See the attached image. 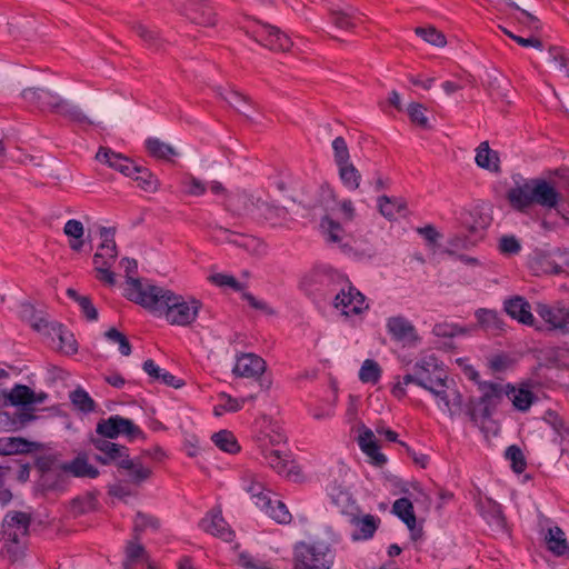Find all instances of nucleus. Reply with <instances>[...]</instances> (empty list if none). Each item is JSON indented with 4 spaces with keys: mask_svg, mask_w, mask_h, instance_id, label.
<instances>
[{
    "mask_svg": "<svg viewBox=\"0 0 569 569\" xmlns=\"http://www.w3.org/2000/svg\"><path fill=\"white\" fill-rule=\"evenodd\" d=\"M91 443L103 453V456H96V460L102 465H109L111 462L118 465L120 459H124V457L128 456V449L124 446L111 442L108 438H92Z\"/></svg>",
    "mask_w": 569,
    "mask_h": 569,
    "instance_id": "18",
    "label": "nucleus"
},
{
    "mask_svg": "<svg viewBox=\"0 0 569 569\" xmlns=\"http://www.w3.org/2000/svg\"><path fill=\"white\" fill-rule=\"evenodd\" d=\"M67 295H68L71 299L76 300V301L79 303V306H80V308H81V310H82L83 315L86 316V318H87L88 320H91V321H92V320H97V318H98V311H97L96 307L92 305V302H91V300H90V298H89V297H87V296H80V295H79L74 289H72V288H69V289L67 290Z\"/></svg>",
    "mask_w": 569,
    "mask_h": 569,
    "instance_id": "46",
    "label": "nucleus"
},
{
    "mask_svg": "<svg viewBox=\"0 0 569 569\" xmlns=\"http://www.w3.org/2000/svg\"><path fill=\"white\" fill-rule=\"evenodd\" d=\"M179 11L199 27L213 28L218 23V14L207 0H187L180 6Z\"/></svg>",
    "mask_w": 569,
    "mask_h": 569,
    "instance_id": "10",
    "label": "nucleus"
},
{
    "mask_svg": "<svg viewBox=\"0 0 569 569\" xmlns=\"http://www.w3.org/2000/svg\"><path fill=\"white\" fill-rule=\"evenodd\" d=\"M96 430L98 435L108 439L118 438L120 435L126 436L130 441L144 439L143 431L132 420L118 415L101 419Z\"/></svg>",
    "mask_w": 569,
    "mask_h": 569,
    "instance_id": "9",
    "label": "nucleus"
},
{
    "mask_svg": "<svg viewBox=\"0 0 569 569\" xmlns=\"http://www.w3.org/2000/svg\"><path fill=\"white\" fill-rule=\"evenodd\" d=\"M266 460L268 461L269 466L274 469L278 473H284L290 477L292 475L291 469H287V461L283 460L277 450L270 451L268 455H266Z\"/></svg>",
    "mask_w": 569,
    "mask_h": 569,
    "instance_id": "56",
    "label": "nucleus"
},
{
    "mask_svg": "<svg viewBox=\"0 0 569 569\" xmlns=\"http://www.w3.org/2000/svg\"><path fill=\"white\" fill-rule=\"evenodd\" d=\"M96 160L126 177H132L134 174L136 164L133 161L121 153L114 152L110 148L100 147L96 154Z\"/></svg>",
    "mask_w": 569,
    "mask_h": 569,
    "instance_id": "15",
    "label": "nucleus"
},
{
    "mask_svg": "<svg viewBox=\"0 0 569 569\" xmlns=\"http://www.w3.org/2000/svg\"><path fill=\"white\" fill-rule=\"evenodd\" d=\"M509 4L519 11V14L515 16V19L519 23L523 24L527 28H532V29L539 28V19L535 14L520 9L513 2H509Z\"/></svg>",
    "mask_w": 569,
    "mask_h": 569,
    "instance_id": "57",
    "label": "nucleus"
},
{
    "mask_svg": "<svg viewBox=\"0 0 569 569\" xmlns=\"http://www.w3.org/2000/svg\"><path fill=\"white\" fill-rule=\"evenodd\" d=\"M415 33L431 46L443 48L447 44L446 36L435 27H418L415 29Z\"/></svg>",
    "mask_w": 569,
    "mask_h": 569,
    "instance_id": "43",
    "label": "nucleus"
},
{
    "mask_svg": "<svg viewBox=\"0 0 569 569\" xmlns=\"http://www.w3.org/2000/svg\"><path fill=\"white\" fill-rule=\"evenodd\" d=\"M31 516L23 511H10L2 521L3 555L11 561L24 555V539L29 535Z\"/></svg>",
    "mask_w": 569,
    "mask_h": 569,
    "instance_id": "4",
    "label": "nucleus"
},
{
    "mask_svg": "<svg viewBox=\"0 0 569 569\" xmlns=\"http://www.w3.org/2000/svg\"><path fill=\"white\" fill-rule=\"evenodd\" d=\"M120 263L123 267L124 272H126L127 288H126L124 297L131 301L129 293L133 291L132 289L136 287L134 286L136 282L139 283L140 290L142 292L143 291L147 292L151 284H143L140 279L132 277V274H134L138 269V263L134 259L123 258Z\"/></svg>",
    "mask_w": 569,
    "mask_h": 569,
    "instance_id": "34",
    "label": "nucleus"
},
{
    "mask_svg": "<svg viewBox=\"0 0 569 569\" xmlns=\"http://www.w3.org/2000/svg\"><path fill=\"white\" fill-rule=\"evenodd\" d=\"M4 397L12 406H28L42 403L47 399L46 392L36 393L26 385H16Z\"/></svg>",
    "mask_w": 569,
    "mask_h": 569,
    "instance_id": "20",
    "label": "nucleus"
},
{
    "mask_svg": "<svg viewBox=\"0 0 569 569\" xmlns=\"http://www.w3.org/2000/svg\"><path fill=\"white\" fill-rule=\"evenodd\" d=\"M159 526L160 522L158 518L139 511L137 512L133 521V536L136 538H141V533L146 529L150 528L157 530Z\"/></svg>",
    "mask_w": 569,
    "mask_h": 569,
    "instance_id": "44",
    "label": "nucleus"
},
{
    "mask_svg": "<svg viewBox=\"0 0 569 569\" xmlns=\"http://www.w3.org/2000/svg\"><path fill=\"white\" fill-rule=\"evenodd\" d=\"M567 310L568 307L563 306L552 308L547 305H540L537 312L542 320L550 326L551 330L563 333Z\"/></svg>",
    "mask_w": 569,
    "mask_h": 569,
    "instance_id": "24",
    "label": "nucleus"
},
{
    "mask_svg": "<svg viewBox=\"0 0 569 569\" xmlns=\"http://www.w3.org/2000/svg\"><path fill=\"white\" fill-rule=\"evenodd\" d=\"M481 396L479 399H471L467 405V415L470 420L481 429L489 420L495 409L510 393L509 383L483 381L478 383Z\"/></svg>",
    "mask_w": 569,
    "mask_h": 569,
    "instance_id": "5",
    "label": "nucleus"
},
{
    "mask_svg": "<svg viewBox=\"0 0 569 569\" xmlns=\"http://www.w3.org/2000/svg\"><path fill=\"white\" fill-rule=\"evenodd\" d=\"M23 441L19 438L0 439V455L10 456L21 451Z\"/></svg>",
    "mask_w": 569,
    "mask_h": 569,
    "instance_id": "58",
    "label": "nucleus"
},
{
    "mask_svg": "<svg viewBox=\"0 0 569 569\" xmlns=\"http://www.w3.org/2000/svg\"><path fill=\"white\" fill-rule=\"evenodd\" d=\"M62 470L80 478L94 479L99 476V470L89 463L88 457L83 453L78 455L70 462L63 463Z\"/></svg>",
    "mask_w": 569,
    "mask_h": 569,
    "instance_id": "25",
    "label": "nucleus"
},
{
    "mask_svg": "<svg viewBox=\"0 0 569 569\" xmlns=\"http://www.w3.org/2000/svg\"><path fill=\"white\" fill-rule=\"evenodd\" d=\"M509 391L510 393L507 395V398L512 402L517 410H528L535 400L533 393L528 389L515 388L509 385Z\"/></svg>",
    "mask_w": 569,
    "mask_h": 569,
    "instance_id": "35",
    "label": "nucleus"
},
{
    "mask_svg": "<svg viewBox=\"0 0 569 569\" xmlns=\"http://www.w3.org/2000/svg\"><path fill=\"white\" fill-rule=\"evenodd\" d=\"M332 149L335 152V161L337 166L349 163L350 153L348 149V144L342 137H337L332 141Z\"/></svg>",
    "mask_w": 569,
    "mask_h": 569,
    "instance_id": "52",
    "label": "nucleus"
},
{
    "mask_svg": "<svg viewBox=\"0 0 569 569\" xmlns=\"http://www.w3.org/2000/svg\"><path fill=\"white\" fill-rule=\"evenodd\" d=\"M70 400L72 405L83 412H90L94 410V401L83 389L78 388L70 393Z\"/></svg>",
    "mask_w": 569,
    "mask_h": 569,
    "instance_id": "47",
    "label": "nucleus"
},
{
    "mask_svg": "<svg viewBox=\"0 0 569 569\" xmlns=\"http://www.w3.org/2000/svg\"><path fill=\"white\" fill-rule=\"evenodd\" d=\"M503 33L506 36H508L510 39H512L513 41H516L518 44L522 46V47H532V48H536V49H541L542 48V42L540 39L538 38H535V37H531V38H522V37H519L515 33H512L511 31H509L508 29L503 28V27H499Z\"/></svg>",
    "mask_w": 569,
    "mask_h": 569,
    "instance_id": "59",
    "label": "nucleus"
},
{
    "mask_svg": "<svg viewBox=\"0 0 569 569\" xmlns=\"http://www.w3.org/2000/svg\"><path fill=\"white\" fill-rule=\"evenodd\" d=\"M553 177L550 173L549 179L537 178L510 188L507 192L510 206L521 212L527 211L533 204L547 210L557 209L563 201V197L558 190V183Z\"/></svg>",
    "mask_w": 569,
    "mask_h": 569,
    "instance_id": "3",
    "label": "nucleus"
},
{
    "mask_svg": "<svg viewBox=\"0 0 569 569\" xmlns=\"http://www.w3.org/2000/svg\"><path fill=\"white\" fill-rule=\"evenodd\" d=\"M101 243L93 256V266H112L118 257L117 244L114 240L116 229L108 227L99 228Z\"/></svg>",
    "mask_w": 569,
    "mask_h": 569,
    "instance_id": "12",
    "label": "nucleus"
},
{
    "mask_svg": "<svg viewBox=\"0 0 569 569\" xmlns=\"http://www.w3.org/2000/svg\"><path fill=\"white\" fill-rule=\"evenodd\" d=\"M350 522L358 529L352 535L353 539L360 540L369 539L375 535L379 520L372 515H366L363 517L351 515Z\"/></svg>",
    "mask_w": 569,
    "mask_h": 569,
    "instance_id": "28",
    "label": "nucleus"
},
{
    "mask_svg": "<svg viewBox=\"0 0 569 569\" xmlns=\"http://www.w3.org/2000/svg\"><path fill=\"white\" fill-rule=\"evenodd\" d=\"M22 99L41 112L57 114L69 122L89 128L100 126L103 119L101 106H93L89 113L62 97L61 86L52 82L28 87L21 91Z\"/></svg>",
    "mask_w": 569,
    "mask_h": 569,
    "instance_id": "1",
    "label": "nucleus"
},
{
    "mask_svg": "<svg viewBox=\"0 0 569 569\" xmlns=\"http://www.w3.org/2000/svg\"><path fill=\"white\" fill-rule=\"evenodd\" d=\"M134 30H136L137 34L142 40H144L147 43L152 44V46L159 44L160 38H159V34L154 30H151L143 24L136 26Z\"/></svg>",
    "mask_w": 569,
    "mask_h": 569,
    "instance_id": "62",
    "label": "nucleus"
},
{
    "mask_svg": "<svg viewBox=\"0 0 569 569\" xmlns=\"http://www.w3.org/2000/svg\"><path fill=\"white\" fill-rule=\"evenodd\" d=\"M381 376L380 366L371 359H367L363 361L360 371L359 379L363 383H377Z\"/></svg>",
    "mask_w": 569,
    "mask_h": 569,
    "instance_id": "45",
    "label": "nucleus"
},
{
    "mask_svg": "<svg viewBox=\"0 0 569 569\" xmlns=\"http://www.w3.org/2000/svg\"><path fill=\"white\" fill-rule=\"evenodd\" d=\"M266 513L279 523H289L292 519L287 506L280 500L272 501Z\"/></svg>",
    "mask_w": 569,
    "mask_h": 569,
    "instance_id": "48",
    "label": "nucleus"
},
{
    "mask_svg": "<svg viewBox=\"0 0 569 569\" xmlns=\"http://www.w3.org/2000/svg\"><path fill=\"white\" fill-rule=\"evenodd\" d=\"M548 549L558 557L569 553V545L565 538V532L559 527L548 530L546 537Z\"/></svg>",
    "mask_w": 569,
    "mask_h": 569,
    "instance_id": "33",
    "label": "nucleus"
},
{
    "mask_svg": "<svg viewBox=\"0 0 569 569\" xmlns=\"http://www.w3.org/2000/svg\"><path fill=\"white\" fill-rule=\"evenodd\" d=\"M335 307L345 316L360 315L368 309L365 296L352 286L341 289L335 298Z\"/></svg>",
    "mask_w": 569,
    "mask_h": 569,
    "instance_id": "13",
    "label": "nucleus"
},
{
    "mask_svg": "<svg viewBox=\"0 0 569 569\" xmlns=\"http://www.w3.org/2000/svg\"><path fill=\"white\" fill-rule=\"evenodd\" d=\"M499 249L505 254H516L520 251L521 246L516 237L505 236L500 239Z\"/></svg>",
    "mask_w": 569,
    "mask_h": 569,
    "instance_id": "60",
    "label": "nucleus"
},
{
    "mask_svg": "<svg viewBox=\"0 0 569 569\" xmlns=\"http://www.w3.org/2000/svg\"><path fill=\"white\" fill-rule=\"evenodd\" d=\"M329 17L332 24L341 30L352 31L356 28L353 17L351 13L340 8L329 9Z\"/></svg>",
    "mask_w": 569,
    "mask_h": 569,
    "instance_id": "41",
    "label": "nucleus"
},
{
    "mask_svg": "<svg viewBox=\"0 0 569 569\" xmlns=\"http://www.w3.org/2000/svg\"><path fill=\"white\" fill-rule=\"evenodd\" d=\"M267 369L266 361L254 353H242L237 357L232 372L237 377L259 378Z\"/></svg>",
    "mask_w": 569,
    "mask_h": 569,
    "instance_id": "17",
    "label": "nucleus"
},
{
    "mask_svg": "<svg viewBox=\"0 0 569 569\" xmlns=\"http://www.w3.org/2000/svg\"><path fill=\"white\" fill-rule=\"evenodd\" d=\"M138 187L147 193H156L160 188L159 179L147 168L136 164L134 174L131 177Z\"/></svg>",
    "mask_w": 569,
    "mask_h": 569,
    "instance_id": "31",
    "label": "nucleus"
},
{
    "mask_svg": "<svg viewBox=\"0 0 569 569\" xmlns=\"http://www.w3.org/2000/svg\"><path fill=\"white\" fill-rule=\"evenodd\" d=\"M141 538H133L128 541L126 546V561L123 562L124 569H132L133 565L143 561L148 565L149 569H153L152 563L144 547L140 542Z\"/></svg>",
    "mask_w": 569,
    "mask_h": 569,
    "instance_id": "26",
    "label": "nucleus"
},
{
    "mask_svg": "<svg viewBox=\"0 0 569 569\" xmlns=\"http://www.w3.org/2000/svg\"><path fill=\"white\" fill-rule=\"evenodd\" d=\"M392 512L399 517L412 533L413 539H418L422 535L421 529H417V519L413 505L408 498L397 499L392 505Z\"/></svg>",
    "mask_w": 569,
    "mask_h": 569,
    "instance_id": "22",
    "label": "nucleus"
},
{
    "mask_svg": "<svg viewBox=\"0 0 569 569\" xmlns=\"http://www.w3.org/2000/svg\"><path fill=\"white\" fill-rule=\"evenodd\" d=\"M362 452H365L370 458L371 462L376 466L381 467L387 462V458L379 451V446L377 442L371 446L366 445V448L362 449Z\"/></svg>",
    "mask_w": 569,
    "mask_h": 569,
    "instance_id": "63",
    "label": "nucleus"
},
{
    "mask_svg": "<svg viewBox=\"0 0 569 569\" xmlns=\"http://www.w3.org/2000/svg\"><path fill=\"white\" fill-rule=\"evenodd\" d=\"M477 318L482 328L487 331L496 332L503 329V321L493 310L481 309L477 312Z\"/></svg>",
    "mask_w": 569,
    "mask_h": 569,
    "instance_id": "39",
    "label": "nucleus"
},
{
    "mask_svg": "<svg viewBox=\"0 0 569 569\" xmlns=\"http://www.w3.org/2000/svg\"><path fill=\"white\" fill-rule=\"evenodd\" d=\"M104 336L109 340L119 345V350H120L121 355L129 356L131 353V345H130L128 338L122 332H120L116 328H110L104 333Z\"/></svg>",
    "mask_w": 569,
    "mask_h": 569,
    "instance_id": "55",
    "label": "nucleus"
},
{
    "mask_svg": "<svg viewBox=\"0 0 569 569\" xmlns=\"http://www.w3.org/2000/svg\"><path fill=\"white\" fill-rule=\"evenodd\" d=\"M243 489L248 492L251 498L254 496H261L262 490L266 489L262 481L259 479L258 475L253 472L246 471L242 476Z\"/></svg>",
    "mask_w": 569,
    "mask_h": 569,
    "instance_id": "49",
    "label": "nucleus"
},
{
    "mask_svg": "<svg viewBox=\"0 0 569 569\" xmlns=\"http://www.w3.org/2000/svg\"><path fill=\"white\" fill-rule=\"evenodd\" d=\"M447 379L445 369L438 363L433 356L426 357L416 362L412 372L403 376L402 385L416 383L430 391L439 382Z\"/></svg>",
    "mask_w": 569,
    "mask_h": 569,
    "instance_id": "6",
    "label": "nucleus"
},
{
    "mask_svg": "<svg viewBox=\"0 0 569 569\" xmlns=\"http://www.w3.org/2000/svg\"><path fill=\"white\" fill-rule=\"evenodd\" d=\"M143 370L153 379L160 380L162 383L176 389L181 388L184 382L177 379L173 375L168 371L162 372L161 369L154 363L153 360L149 359L143 362Z\"/></svg>",
    "mask_w": 569,
    "mask_h": 569,
    "instance_id": "32",
    "label": "nucleus"
},
{
    "mask_svg": "<svg viewBox=\"0 0 569 569\" xmlns=\"http://www.w3.org/2000/svg\"><path fill=\"white\" fill-rule=\"evenodd\" d=\"M219 403L213 408L214 416L219 417L223 412H234L242 408L244 400L232 398L222 392L218 396Z\"/></svg>",
    "mask_w": 569,
    "mask_h": 569,
    "instance_id": "42",
    "label": "nucleus"
},
{
    "mask_svg": "<svg viewBox=\"0 0 569 569\" xmlns=\"http://www.w3.org/2000/svg\"><path fill=\"white\" fill-rule=\"evenodd\" d=\"M506 458L510 460L511 468L515 472L521 473L525 471L527 462L522 450L518 446L512 445L508 447L506 450Z\"/></svg>",
    "mask_w": 569,
    "mask_h": 569,
    "instance_id": "50",
    "label": "nucleus"
},
{
    "mask_svg": "<svg viewBox=\"0 0 569 569\" xmlns=\"http://www.w3.org/2000/svg\"><path fill=\"white\" fill-rule=\"evenodd\" d=\"M338 169L339 178L347 189L352 191L359 189L361 182V173L351 162L338 166Z\"/></svg>",
    "mask_w": 569,
    "mask_h": 569,
    "instance_id": "36",
    "label": "nucleus"
},
{
    "mask_svg": "<svg viewBox=\"0 0 569 569\" xmlns=\"http://www.w3.org/2000/svg\"><path fill=\"white\" fill-rule=\"evenodd\" d=\"M146 148L149 154L157 159L168 160L170 157L176 156V150L157 138H150L146 141Z\"/></svg>",
    "mask_w": 569,
    "mask_h": 569,
    "instance_id": "38",
    "label": "nucleus"
},
{
    "mask_svg": "<svg viewBox=\"0 0 569 569\" xmlns=\"http://www.w3.org/2000/svg\"><path fill=\"white\" fill-rule=\"evenodd\" d=\"M118 468L126 477L127 483L136 487L141 486L152 476L151 468L142 465L139 460L131 459L129 455L119 460Z\"/></svg>",
    "mask_w": 569,
    "mask_h": 569,
    "instance_id": "16",
    "label": "nucleus"
},
{
    "mask_svg": "<svg viewBox=\"0 0 569 569\" xmlns=\"http://www.w3.org/2000/svg\"><path fill=\"white\" fill-rule=\"evenodd\" d=\"M555 177L559 179L558 190L560 189L562 192L563 201H569V173L567 170L560 169L552 172Z\"/></svg>",
    "mask_w": 569,
    "mask_h": 569,
    "instance_id": "64",
    "label": "nucleus"
},
{
    "mask_svg": "<svg viewBox=\"0 0 569 569\" xmlns=\"http://www.w3.org/2000/svg\"><path fill=\"white\" fill-rule=\"evenodd\" d=\"M426 111L427 108L419 102H411L407 107L410 122L420 129L429 130L431 129V126L429 123L428 117L426 116Z\"/></svg>",
    "mask_w": 569,
    "mask_h": 569,
    "instance_id": "40",
    "label": "nucleus"
},
{
    "mask_svg": "<svg viewBox=\"0 0 569 569\" xmlns=\"http://www.w3.org/2000/svg\"><path fill=\"white\" fill-rule=\"evenodd\" d=\"M133 291L129 293L131 301L142 308L163 316L171 326L187 327L192 325L202 307V303L194 299H184L173 291L150 286L147 292L140 290L139 283H134Z\"/></svg>",
    "mask_w": 569,
    "mask_h": 569,
    "instance_id": "2",
    "label": "nucleus"
},
{
    "mask_svg": "<svg viewBox=\"0 0 569 569\" xmlns=\"http://www.w3.org/2000/svg\"><path fill=\"white\" fill-rule=\"evenodd\" d=\"M63 233L69 238V247L79 252L84 244V226L80 220L70 219L63 226Z\"/></svg>",
    "mask_w": 569,
    "mask_h": 569,
    "instance_id": "30",
    "label": "nucleus"
},
{
    "mask_svg": "<svg viewBox=\"0 0 569 569\" xmlns=\"http://www.w3.org/2000/svg\"><path fill=\"white\" fill-rule=\"evenodd\" d=\"M476 163L481 169L492 173L501 171L499 153L489 147L488 141H482L476 149Z\"/></svg>",
    "mask_w": 569,
    "mask_h": 569,
    "instance_id": "23",
    "label": "nucleus"
},
{
    "mask_svg": "<svg viewBox=\"0 0 569 569\" xmlns=\"http://www.w3.org/2000/svg\"><path fill=\"white\" fill-rule=\"evenodd\" d=\"M200 528L226 542H230L234 538V532L222 516L220 507L212 508L208 511L199 522Z\"/></svg>",
    "mask_w": 569,
    "mask_h": 569,
    "instance_id": "11",
    "label": "nucleus"
},
{
    "mask_svg": "<svg viewBox=\"0 0 569 569\" xmlns=\"http://www.w3.org/2000/svg\"><path fill=\"white\" fill-rule=\"evenodd\" d=\"M293 569H329L333 562L328 547L299 542L293 549Z\"/></svg>",
    "mask_w": 569,
    "mask_h": 569,
    "instance_id": "7",
    "label": "nucleus"
},
{
    "mask_svg": "<svg viewBox=\"0 0 569 569\" xmlns=\"http://www.w3.org/2000/svg\"><path fill=\"white\" fill-rule=\"evenodd\" d=\"M57 335L59 338V349L66 355H73L78 350L77 341L72 333L58 328Z\"/></svg>",
    "mask_w": 569,
    "mask_h": 569,
    "instance_id": "51",
    "label": "nucleus"
},
{
    "mask_svg": "<svg viewBox=\"0 0 569 569\" xmlns=\"http://www.w3.org/2000/svg\"><path fill=\"white\" fill-rule=\"evenodd\" d=\"M530 266L537 273H569V250L560 248L537 250L531 258Z\"/></svg>",
    "mask_w": 569,
    "mask_h": 569,
    "instance_id": "8",
    "label": "nucleus"
},
{
    "mask_svg": "<svg viewBox=\"0 0 569 569\" xmlns=\"http://www.w3.org/2000/svg\"><path fill=\"white\" fill-rule=\"evenodd\" d=\"M505 311L522 325L531 326L535 321L530 303L520 296L506 300Z\"/></svg>",
    "mask_w": 569,
    "mask_h": 569,
    "instance_id": "21",
    "label": "nucleus"
},
{
    "mask_svg": "<svg viewBox=\"0 0 569 569\" xmlns=\"http://www.w3.org/2000/svg\"><path fill=\"white\" fill-rule=\"evenodd\" d=\"M430 392L443 402L451 416L462 411L463 398L453 382H448V378L435 386Z\"/></svg>",
    "mask_w": 569,
    "mask_h": 569,
    "instance_id": "14",
    "label": "nucleus"
},
{
    "mask_svg": "<svg viewBox=\"0 0 569 569\" xmlns=\"http://www.w3.org/2000/svg\"><path fill=\"white\" fill-rule=\"evenodd\" d=\"M263 29L267 33L266 46L269 49L273 51L288 52L292 48L293 43L291 39L279 28L266 24Z\"/></svg>",
    "mask_w": 569,
    "mask_h": 569,
    "instance_id": "27",
    "label": "nucleus"
},
{
    "mask_svg": "<svg viewBox=\"0 0 569 569\" xmlns=\"http://www.w3.org/2000/svg\"><path fill=\"white\" fill-rule=\"evenodd\" d=\"M330 197L332 198L333 201H336L338 203V207L340 208V210L343 214V219L348 220V221L353 220V218L356 216V210L352 204V201L349 199L338 201V197L332 189H330Z\"/></svg>",
    "mask_w": 569,
    "mask_h": 569,
    "instance_id": "61",
    "label": "nucleus"
},
{
    "mask_svg": "<svg viewBox=\"0 0 569 569\" xmlns=\"http://www.w3.org/2000/svg\"><path fill=\"white\" fill-rule=\"evenodd\" d=\"M211 440L222 451L228 453H237L240 451V446L234 435L229 430H220L212 435Z\"/></svg>",
    "mask_w": 569,
    "mask_h": 569,
    "instance_id": "37",
    "label": "nucleus"
},
{
    "mask_svg": "<svg viewBox=\"0 0 569 569\" xmlns=\"http://www.w3.org/2000/svg\"><path fill=\"white\" fill-rule=\"evenodd\" d=\"M378 203L381 214L388 219H393L403 207L401 203L390 199L387 196L380 197Z\"/></svg>",
    "mask_w": 569,
    "mask_h": 569,
    "instance_id": "54",
    "label": "nucleus"
},
{
    "mask_svg": "<svg viewBox=\"0 0 569 569\" xmlns=\"http://www.w3.org/2000/svg\"><path fill=\"white\" fill-rule=\"evenodd\" d=\"M216 92L219 97H221L224 101H227L231 107H233L237 111L247 116L248 107L252 106V100L249 96L233 89H223L222 87H218Z\"/></svg>",
    "mask_w": 569,
    "mask_h": 569,
    "instance_id": "29",
    "label": "nucleus"
},
{
    "mask_svg": "<svg viewBox=\"0 0 569 569\" xmlns=\"http://www.w3.org/2000/svg\"><path fill=\"white\" fill-rule=\"evenodd\" d=\"M182 184L184 186V192L188 196L200 197L206 193V184L192 174H186Z\"/></svg>",
    "mask_w": 569,
    "mask_h": 569,
    "instance_id": "53",
    "label": "nucleus"
},
{
    "mask_svg": "<svg viewBox=\"0 0 569 569\" xmlns=\"http://www.w3.org/2000/svg\"><path fill=\"white\" fill-rule=\"evenodd\" d=\"M387 328L393 339L411 345L419 340L415 326L405 317L397 316L388 319Z\"/></svg>",
    "mask_w": 569,
    "mask_h": 569,
    "instance_id": "19",
    "label": "nucleus"
}]
</instances>
